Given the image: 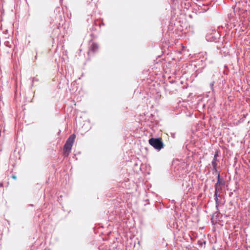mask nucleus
Masks as SVG:
<instances>
[{
	"label": "nucleus",
	"instance_id": "f257e3e1",
	"mask_svg": "<svg viewBox=\"0 0 250 250\" xmlns=\"http://www.w3.org/2000/svg\"><path fill=\"white\" fill-rule=\"evenodd\" d=\"M75 138L76 135L74 134H72L67 139L65 144L64 145L63 152L64 154L67 157L68 156L71 152L72 146L75 141Z\"/></svg>",
	"mask_w": 250,
	"mask_h": 250
},
{
	"label": "nucleus",
	"instance_id": "f03ea898",
	"mask_svg": "<svg viewBox=\"0 0 250 250\" xmlns=\"http://www.w3.org/2000/svg\"><path fill=\"white\" fill-rule=\"evenodd\" d=\"M149 144L154 148L160 150L164 147V144L161 138H151L148 140Z\"/></svg>",
	"mask_w": 250,
	"mask_h": 250
},
{
	"label": "nucleus",
	"instance_id": "7ed1b4c3",
	"mask_svg": "<svg viewBox=\"0 0 250 250\" xmlns=\"http://www.w3.org/2000/svg\"><path fill=\"white\" fill-rule=\"evenodd\" d=\"M98 45L96 43H92L89 48V52L94 53L98 50Z\"/></svg>",
	"mask_w": 250,
	"mask_h": 250
},
{
	"label": "nucleus",
	"instance_id": "20e7f679",
	"mask_svg": "<svg viewBox=\"0 0 250 250\" xmlns=\"http://www.w3.org/2000/svg\"><path fill=\"white\" fill-rule=\"evenodd\" d=\"M215 204H216V208L217 210H218V207H219V205L221 204V200H219L218 198L217 191H215Z\"/></svg>",
	"mask_w": 250,
	"mask_h": 250
},
{
	"label": "nucleus",
	"instance_id": "39448f33",
	"mask_svg": "<svg viewBox=\"0 0 250 250\" xmlns=\"http://www.w3.org/2000/svg\"><path fill=\"white\" fill-rule=\"evenodd\" d=\"M223 184V181H221L220 179V175H218V181L217 183L215 185V191H217V189L218 188V185H220Z\"/></svg>",
	"mask_w": 250,
	"mask_h": 250
},
{
	"label": "nucleus",
	"instance_id": "423d86ee",
	"mask_svg": "<svg viewBox=\"0 0 250 250\" xmlns=\"http://www.w3.org/2000/svg\"><path fill=\"white\" fill-rule=\"evenodd\" d=\"M212 166H213V167L215 168L216 166H217V164H216V160H213V161L212 162Z\"/></svg>",
	"mask_w": 250,
	"mask_h": 250
},
{
	"label": "nucleus",
	"instance_id": "0eeeda50",
	"mask_svg": "<svg viewBox=\"0 0 250 250\" xmlns=\"http://www.w3.org/2000/svg\"><path fill=\"white\" fill-rule=\"evenodd\" d=\"M12 178L13 179H17V177H16V175H13L12 176Z\"/></svg>",
	"mask_w": 250,
	"mask_h": 250
},
{
	"label": "nucleus",
	"instance_id": "6e6552de",
	"mask_svg": "<svg viewBox=\"0 0 250 250\" xmlns=\"http://www.w3.org/2000/svg\"><path fill=\"white\" fill-rule=\"evenodd\" d=\"M218 156V154L217 153H216L214 155V159L213 160H216V157L217 156Z\"/></svg>",
	"mask_w": 250,
	"mask_h": 250
}]
</instances>
